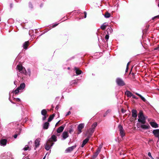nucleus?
<instances>
[{
  "mask_svg": "<svg viewBox=\"0 0 159 159\" xmlns=\"http://www.w3.org/2000/svg\"><path fill=\"white\" fill-rule=\"evenodd\" d=\"M148 156L149 157H150L152 159H153V158L152 157L151 154V153L150 152H148Z\"/></svg>",
  "mask_w": 159,
  "mask_h": 159,
  "instance_id": "nucleus-34",
  "label": "nucleus"
},
{
  "mask_svg": "<svg viewBox=\"0 0 159 159\" xmlns=\"http://www.w3.org/2000/svg\"><path fill=\"white\" fill-rule=\"evenodd\" d=\"M139 75H141V76L142 77H143V75H141L140 73L139 74Z\"/></svg>",
  "mask_w": 159,
  "mask_h": 159,
  "instance_id": "nucleus-52",
  "label": "nucleus"
},
{
  "mask_svg": "<svg viewBox=\"0 0 159 159\" xmlns=\"http://www.w3.org/2000/svg\"><path fill=\"white\" fill-rule=\"evenodd\" d=\"M17 135L16 134L14 135V138L16 139L17 137Z\"/></svg>",
  "mask_w": 159,
  "mask_h": 159,
  "instance_id": "nucleus-44",
  "label": "nucleus"
},
{
  "mask_svg": "<svg viewBox=\"0 0 159 159\" xmlns=\"http://www.w3.org/2000/svg\"><path fill=\"white\" fill-rule=\"evenodd\" d=\"M54 144L53 143L49 142L48 141L45 145V149L47 151L49 150Z\"/></svg>",
  "mask_w": 159,
  "mask_h": 159,
  "instance_id": "nucleus-5",
  "label": "nucleus"
},
{
  "mask_svg": "<svg viewBox=\"0 0 159 159\" xmlns=\"http://www.w3.org/2000/svg\"><path fill=\"white\" fill-rule=\"evenodd\" d=\"M27 70L28 71L29 73L28 74V73H27V75L28 74L29 75V76H30L31 72H30V69H27Z\"/></svg>",
  "mask_w": 159,
  "mask_h": 159,
  "instance_id": "nucleus-35",
  "label": "nucleus"
},
{
  "mask_svg": "<svg viewBox=\"0 0 159 159\" xmlns=\"http://www.w3.org/2000/svg\"><path fill=\"white\" fill-rule=\"evenodd\" d=\"M159 135V136H158V137H158V139H159V134H158Z\"/></svg>",
  "mask_w": 159,
  "mask_h": 159,
  "instance_id": "nucleus-58",
  "label": "nucleus"
},
{
  "mask_svg": "<svg viewBox=\"0 0 159 159\" xmlns=\"http://www.w3.org/2000/svg\"><path fill=\"white\" fill-rule=\"evenodd\" d=\"M105 39L107 40L109 38V36L108 34H107L106 36H105Z\"/></svg>",
  "mask_w": 159,
  "mask_h": 159,
  "instance_id": "nucleus-33",
  "label": "nucleus"
},
{
  "mask_svg": "<svg viewBox=\"0 0 159 159\" xmlns=\"http://www.w3.org/2000/svg\"><path fill=\"white\" fill-rule=\"evenodd\" d=\"M20 90V89L18 88H17L14 90V92L16 94L19 92Z\"/></svg>",
  "mask_w": 159,
  "mask_h": 159,
  "instance_id": "nucleus-32",
  "label": "nucleus"
},
{
  "mask_svg": "<svg viewBox=\"0 0 159 159\" xmlns=\"http://www.w3.org/2000/svg\"><path fill=\"white\" fill-rule=\"evenodd\" d=\"M60 120H59V121H58L56 124V125H55V126H56L59 123V122H60Z\"/></svg>",
  "mask_w": 159,
  "mask_h": 159,
  "instance_id": "nucleus-46",
  "label": "nucleus"
},
{
  "mask_svg": "<svg viewBox=\"0 0 159 159\" xmlns=\"http://www.w3.org/2000/svg\"><path fill=\"white\" fill-rule=\"evenodd\" d=\"M154 50H157L158 51H159V45L157 47L155 48L154 49Z\"/></svg>",
  "mask_w": 159,
  "mask_h": 159,
  "instance_id": "nucleus-36",
  "label": "nucleus"
},
{
  "mask_svg": "<svg viewBox=\"0 0 159 159\" xmlns=\"http://www.w3.org/2000/svg\"><path fill=\"white\" fill-rule=\"evenodd\" d=\"M57 137L54 135H53L48 141L49 142L53 143V141L56 142L57 141Z\"/></svg>",
  "mask_w": 159,
  "mask_h": 159,
  "instance_id": "nucleus-7",
  "label": "nucleus"
},
{
  "mask_svg": "<svg viewBox=\"0 0 159 159\" xmlns=\"http://www.w3.org/2000/svg\"><path fill=\"white\" fill-rule=\"evenodd\" d=\"M102 147V146H99V147L97 149L96 152L94 154L93 156V158H95L98 155L99 153L101 151Z\"/></svg>",
  "mask_w": 159,
  "mask_h": 159,
  "instance_id": "nucleus-8",
  "label": "nucleus"
},
{
  "mask_svg": "<svg viewBox=\"0 0 159 159\" xmlns=\"http://www.w3.org/2000/svg\"><path fill=\"white\" fill-rule=\"evenodd\" d=\"M147 118V116L145 115L143 111L140 110V123L144 124L146 122V120Z\"/></svg>",
  "mask_w": 159,
  "mask_h": 159,
  "instance_id": "nucleus-1",
  "label": "nucleus"
},
{
  "mask_svg": "<svg viewBox=\"0 0 159 159\" xmlns=\"http://www.w3.org/2000/svg\"><path fill=\"white\" fill-rule=\"evenodd\" d=\"M107 25V24L106 23H104L101 26V28L102 30H104L106 29Z\"/></svg>",
  "mask_w": 159,
  "mask_h": 159,
  "instance_id": "nucleus-27",
  "label": "nucleus"
},
{
  "mask_svg": "<svg viewBox=\"0 0 159 159\" xmlns=\"http://www.w3.org/2000/svg\"><path fill=\"white\" fill-rule=\"evenodd\" d=\"M16 69L18 70L19 72L25 75H27V72L25 68L20 63H19L16 66Z\"/></svg>",
  "mask_w": 159,
  "mask_h": 159,
  "instance_id": "nucleus-2",
  "label": "nucleus"
},
{
  "mask_svg": "<svg viewBox=\"0 0 159 159\" xmlns=\"http://www.w3.org/2000/svg\"><path fill=\"white\" fill-rule=\"evenodd\" d=\"M65 125H63L61 126L60 127L57 129V132L58 133L61 132L63 130L65 127Z\"/></svg>",
  "mask_w": 159,
  "mask_h": 159,
  "instance_id": "nucleus-13",
  "label": "nucleus"
},
{
  "mask_svg": "<svg viewBox=\"0 0 159 159\" xmlns=\"http://www.w3.org/2000/svg\"><path fill=\"white\" fill-rule=\"evenodd\" d=\"M159 18V15H158L152 18V19H154V18Z\"/></svg>",
  "mask_w": 159,
  "mask_h": 159,
  "instance_id": "nucleus-40",
  "label": "nucleus"
},
{
  "mask_svg": "<svg viewBox=\"0 0 159 159\" xmlns=\"http://www.w3.org/2000/svg\"><path fill=\"white\" fill-rule=\"evenodd\" d=\"M47 113V111L45 109H43L41 111V114L43 116H46Z\"/></svg>",
  "mask_w": 159,
  "mask_h": 159,
  "instance_id": "nucleus-28",
  "label": "nucleus"
},
{
  "mask_svg": "<svg viewBox=\"0 0 159 159\" xmlns=\"http://www.w3.org/2000/svg\"><path fill=\"white\" fill-rule=\"evenodd\" d=\"M19 73H17V75H18V76H19Z\"/></svg>",
  "mask_w": 159,
  "mask_h": 159,
  "instance_id": "nucleus-55",
  "label": "nucleus"
},
{
  "mask_svg": "<svg viewBox=\"0 0 159 159\" xmlns=\"http://www.w3.org/2000/svg\"><path fill=\"white\" fill-rule=\"evenodd\" d=\"M84 124L83 123L80 124L78 125V129L79 132L78 133V134H80L82 132L81 129H82L84 128Z\"/></svg>",
  "mask_w": 159,
  "mask_h": 159,
  "instance_id": "nucleus-10",
  "label": "nucleus"
},
{
  "mask_svg": "<svg viewBox=\"0 0 159 159\" xmlns=\"http://www.w3.org/2000/svg\"><path fill=\"white\" fill-rule=\"evenodd\" d=\"M26 159H28V158H26Z\"/></svg>",
  "mask_w": 159,
  "mask_h": 159,
  "instance_id": "nucleus-61",
  "label": "nucleus"
},
{
  "mask_svg": "<svg viewBox=\"0 0 159 159\" xmlns=\"http://www.w3.org/2000/svg\"><path fill=\"white\" fill-rule=\"evenodd\" d=\"M57 25H58V24H54L53 25V27L56 26H57Z\"/></svg>",
  "mask_w": 159,
  "mask_h": 159,
  "instance_id": "nucleus-49",
  "label": "nucleus"
},
{
  "mask_svg": "<svg viewBox=\"0 0 159 159\" xmlns=\"http://www.w3.org/2000/svg\"><path fill=\"white\" fill-rule=\"evenodd\" d=\"M68 70H69V69H70V67H68Z\"/></svg>",
  "mask_w": 159,
  "mask_h": 159,
  "instance_id": "nucleus-59",
  "label": "nucleus"
},
{
  "mask_svg": "<svg viewBox=\"0 0 159 159\" xmlns=\"http://www.w3.org/2000/svg\"><path fill=\"white\" fill-rule=\"evenodd\" d=\"M56 109L57 110L58 109V108L57 106L56 107Z\"/></svg>",
  "mask_w": 159,
  "mask_h": 159,
  "instance_id": "nucleus-54",
  "label": "nucleus"
},
{
  "mask_svg": "<svg viewBox=\"0 0 159 159\" xmlns=\"http://www.w3.org/2000/svg\"><path fill=\"white\" fill-rule=\"evenodd\" d=\"M138 117L139 118L138 119V121L139 122V115H138Z\"/></svg>",
  "mask_w": 159,
  "mask_h": 159,
  "instance_id": "nucleus-51",
  "label": "nucleus"
},
{
  "mask_svg": "<svg viewBox=\"0 0 159 159\" xmlns=\"http://www.w3.org/2000/svg\"><path fill=\"white\" fill-rule=\"evenodd\" d=\"M40 138L37 139L35 141V146L34 149H36V148L39 147L40 145Z\"/></svg>",
  "mask_w": 159,
  "mask_h": 159,
  "instance_id": "nucleus-6",
  "label": "nucleus"
},
{
  "mask_svg": "<svg viewBox=\"0 0 159 159\" xmlns=\"http://www.w3.org/2000/svg\"><path fill=\"white\" fill-rule=\"evenodd\" d=\"M130 62H129L127 64V66H126V67H129V65L130 64Z\"/></svg>",
  "mask_w": 159,
  "mask_h": 159,
  "instance_id": "nucleus-45",
  "label": "nucleus"
},
{
  "mask_svg": "<svg viewBox=\"0 0 159 159\" xmlns=\"http://www.w3.org/2000/svg\"><path fill=\"white\" fill-rule=\"evenodd\" d=\"M46 118V116H43V117L42 118V120H45Z\"/></svg>",
  "mask_w": 159,
  "mask_h": 159,
  "instance_id": "nucleus-38",
  "label": "nucleus"
},
{
  "mask_svg": "<svg viewBox=\"0 0 159 159\" xmlns=\"http://www.w3.org/2000/svg\"><path fill=\"white\" fill-rule=\"evenodd\" d=\"M89 137H88L87 138L85 139L83 142L82 143L81 145V147L83 148L85 144L88 142L89 140Z\"/></svg>",
  "mask_w": 159,
  "mask_h": 159,
  "instance_id": "nucleus-19",
  "label": "nucleus"
},
{
  "mask_svg": "<svg viewBox=\"0 0 159 159\" xmlns=\"http://www.w3.org/2000/svg\"><path fill=\"white\" fill-rule=\"evenodd\" d=\"M132 116L134 118H136L137 117V111L135 109H133L132 111Z\"/></svg>",
  "mask_w": 159,
  "mask_h": 159,
  "instance_id": "nucleus-16",
  "label": "nucleus"
},
{
  "mask_svg": "<svg viewBox=\"0 0 159 159\" xmlns=\"http://www.w3.org/2000/svg\"><path fill=\"white\" fill-rule=\"evenodd\" d=\"M76 146L75 145L71 147H68L66 150V152H70L72 151L76 147Z\"/></svg>",
  "mask_w": 159,
  "mask_h": 159,
  "instance_id": "nucleus-9",
  "label": "nucleus"
},
{
  "mask_svg": "<svg viewBox=\"0 0 159 159\" xmlns=\"http://www.w3.org/2000/svg\"><path fill=\"white\" fill-rule=\"evenodd\" d=\"M71 114V112L70 111H69L67 113V114L66 115V116H67L69 115H70Z\"/></svg>",
  "mask_w": 159,
  "mask_h": 159,
  "instance_id": "nucleus-39",
  "label": "nucleus"
},
{
  "mask_svg": "<svg viewBox=\"0 0 159 159\" xmlns=\"http://www.w3.org/2000/svg\"><path fill=\"white\" fill-rule=\"evenodd\" d=\"M140 98L144 102H147V100L146 99L145 97L142 96V95L140 94Z\"/></svg>",
  "mask_w": 159,
  "mask_h": 159,
  "instance_id": "nucleus-26",
  "label": "nucleus"
},
{
  "mask_svg": "<svg viewBox=\"0 0 159 159\" xmlns=\"http://www.w3.org/2000/svg\"><path fill=\"white\" fill-rule=\"evenodd\" d=\"M59 135V134H57V136H58Z\"/></svg>",
  "mask_w": 159,
  "mask_h": 159,
  "instance_id": "nucleus-57",
  "label": "nucleus"
},
{
  "mask_svg": "<svg viewBox=\"0 0 159 159\" xmlns=\"http://www.w3.org/2000/svg\"><path fill=\"white\" fill-rule=\"evenodd\" d=\"M151 125L153 128H157L158 127V124L155 122H150Z\"/></svg>",
  "mask_w": 159,
  "mask_h": 159,
  "instance_id": "nucleus-20",
  "label": "nucleus"
},
{
  "mask_svg": "<svg viewBox=\"0 0 159 159\" xmlns=\"http://www.w3.org/2000/svg\"><path fill=\"white\" fill-rule=\"evenodd\" d=\"M112 31V29L111 28H108L107 30V32L108 34L111 33Z\"/></svg>",
  "mask_w": 159,
  "mask_h": 159,
  "instance_id": "nucleus-30",
  "label": "nucleus"
},
{
  "mask_svg": "<svg viewBox=\"0 0 159 159\" xmlns=\"http://www.w3.org/2000/svg\"><path fill=\"white\" fill-rule=\"evenodd\" d=\"M69 132L70 133H71L73 131V129H70L69 130Z\"/></svg>",
  "mask_w": 159,
  "mask_h": 159,
  "instance_id": "nucleus-37",
  "label": "nucleus"
},
{
  "mask_svg": "<svg viewBox=\"0 0 159 159\" xmlns=\"http://www.w3.org/2000/svg\"><path fill=\"white\" fill-rule=\"evenodd\" d=\"M136 94L138 95V96H139V94L138 93H136Z\"/></svg>",
  "mask_w": 159,
  "mask_h": 159,
  "instance_id": "nucleus-53",
  "label": "nucleus"
},
{
  "mask_svg": "<svg viewBox=\"0 0 159 159\" xmlns=\"http://www.w3.org/2000/svg\"><path fill=\"white\" fill-rule=\"evenodd\" d=\"M7 140L6 139H2L0 140V145L4 146L7 144Z\"/></svg>",
  "mask_w": 159,
  "mask_h": 159,
  "instance_id": "nucleus-11",
  "label": "nucleus"
},
{
  "mask_svg": "<svg viewBox=\"0 0 159 159\" xmlns=\"http://www.w3.org/2000/svg\"><path fill=\"white\" fill-rule=\"evenodd\" d=\"M97 126V123L96 122H95L92 125V128L91 129V131L93 133L94 131V129Z\"/></svg>",
  "mask_w": 159,
  "mask_h": 159,
  "instance_id": "nucleus-22",
  "label": "nucleus"
},
{
  "mask_svg": "<svg viewBox=\"0 0 159 159\" xmlns=\"http://www.w3.org/2000/svg\"><path fill=\"white\" fill-rule=\"evenodd\" d=\"M158 7H159V4H158Z\"/></svg>",
  "mask_w": 159,
  "mask_h": 159,
  "instance_id": "nucleus-60",
  "label": "nucleus"
},
{
  "mask_svg": "<svg viewBox=\"0 0 159 159\" xmlns=\"http://www.w3.org/2000/svg\"><path fill=\"white\" fill-rule=\"evenodd\" d=\"M118 127L119 129L120 134L121 137H123L125 135V133L122 126L121 125H118Z\"/></svg>",
  "mask_w": 159,
  "mask_h": 159,
  "instance_id": "nucleus-3",
  "label": "nucleus"
},
{
  "mask_svg": "<svg viewBox=\"0 0 159 159\" xmlns=\"http://www.w3.org/2000/svg\"><path fill=\"white\" fill-rule=\"evenodd\" d=\"M125 94L129 98H131L133 96V93L128 90H126L125 92Z\"/></svg>",
  "mask_w": 159,
  "mask_h": 159,
  "instance_id": "nucleus-17",
  "label": "nucleus"
},
{
  "mask_svg": "<svg viewBox=\"0 0 159 159\" xmlns=\"http://www.w3.org/2000/svg\"><path fill=\"white\" fill-rule=\"evenodd\" d=\"M47 155V154H46V155H45V157L43 158V159H45V157H46V155Z\"/></svg>",
  "mask_w": 159,
  "mask_h": 159,
  "instance_id": "nucleus-50",
  "label": "nucleus"
},
{
  "mask_svg": "<svg viewBox=\"0 0 159 159\" xmlns=\"http://www.w3.org/2000/svg\"><path fill=\"white\" fill-rule=\"evenodd\" d=\"M107 112H106V113H105V114L103 115V116H104V117H105V116H106V115H107Z\"/></svg>",
  "mask_w": 159,
  "mask_h": 159,
  "instance_id": "nucleus-47",
  "label": "nucleus"
},
{
  "mask_svg": "<svg viewBox=\"0 0 159 159\" xmlns=\"http://www.w3.org/2000/svg\"><path fill=\"white\" fill-rule=\"evenodd\" d=\"M132 98H135V99H136V98H137L136 97L135 95H133V96H132Z\"/></svg>",
  "mask_w": 159,
  "mask_h": 159,
  "instance_id": "nucleus-43",
  "label": "nucleus"
},
{
  "mask_svg": "<svg viewBox=\"0 0 159 159\" xmlns=\"http://www.w3.org/2000/svg\"><path fill=\"white\" fill-rule=\"evenodd\" d=\"M74 69L76 74V75H79L81 74L82 72V71L79 70V69L78 67H75Z\"/></svg>",
  "mask_w": 159,
  "mask_h": 159,
  "instance_id": "nucleus-14",
  "label": "nucleus"
},
{
  "mask_svg": "<svg viewBox=\"0 0 159 159\" xmlns=\"http://www.w3.org/2000/svg\"><path fill=\"white\" fill-rule=\"evenodd\" d=\"M84 18H86V17L87 13H86V12H84Z\"/></svg>",
  "mask_w": 159,
  "mask_h": 159,
  "instance_id": "nucleus-42",
  "label": "nucleus"
},
{
  "mask_svg": "<svg viewBox=\"0 0 159 159\" xmlns=\"http://www.w3.org/2000/svg\"><path fill=\"white\" fill-rule=\"evenodd\" d=\"M140 127L141 128H142L143 129H149L150 127L149 125L148 124H147V125H145L143 124V125H141L140 126Z\"/></svg>",
  "mask_w": 159,
  "mask_h": 159,
  "instance_id": "nucleus-12",
  "label": "nucleus"
},
{
  "mask_svg": "<svg viewBox=\"0 0 159 159\" xmlns=\"http://www.w3.org/2000/svg\"><path fill=\"white\" fill-rule=\"evenodd\" d=\"M128 69H129V67H126V70H125V73H126L127 72L128 70Z\"/></svg>",
  "mask_w": 159,
  "mask_h": 159,
  "instance_id": "nucleus-41",
  "label": "nucleus"
},
{
  "mask_svg": "<svg viewBox=\"0 0 159 159\" xmlns=\"http://www.w3.org/2000/svg\"><path fill=\"white\" fill-rule=\"evenodd\" d=\"M49 125V123L47 122H46L43 125V128L45 129H48Z\"/></svg>",
  "mask_w": 159,
  "mask_h": 159,
  "instance_id": "nucleus-23",
  "label": "nucleus"
},
{
  "mask_svg": "<svg viewBox=\"0 0 159 159\" xmlns=\"http://www.w3.org/2000/svg\"><path fill=\"white\" fill-rule=\"evenodd\" d=\"M152 133L155 137H158L159 134V129L153 130Z\"/></svg>",
  "mask_w": 159,
  "mask_h": 159,
  "instance_id": "nucleus-18",
  "label": "nucleus"
},
{
  "mask_svg": "<svg viewBox=\"0 0 159 159\" xmlns=\"http://www.w3.org/2000/svg\"><path fill=\"white\" fill-rule=\"evenodd\" d=\"M29 42L28 41H26L23 44V47L25 49H27V47L29 45Z\"/></svg>",
  "mask_w": 159,
  "mask_h": 159,
  "instance_id": "nucleus-24",
  "label": "nucleus"
},
{
  "mask_svg": "<svg viewBox=\"0 0 159 159\" xmlns=\"http://www.w3.org/2000/svg\"><path fill=\"white\" fill-rule=\"evenodd\" d=\"M31 148L28 146L26 145L25 147L24 148L23 150L24 151L30 150Z\"/></svg>",
  "mask_w": 159,
  "mask_h": 159,
  "instance_id": "nucleus-29",
  "label": "nucleus"
},
{
  "mask_svg": "<svg viewBox=\"0 0 159 159\" xmlns=\"http://www.w3.org/2000/svg\"><path fill=\"white\" fill-rule=\"evenodd\" d=\"M16 100L17 101H20V99L19 98H16Z\"/></svg>",
  "mask_w": 159,
  "mask_h": 159,
  "instance_id": "nucleus-48",
  "label": "nucleus"
},
{
  "mask_svg": "<svg viewBox=\"0 0 159 159\" xmlns=\"http://www.w3.org/2000/svg\"><path fill=\"white\" fill-rule=\"evenodd\" d=\"M104 16L105 18H109L110 16V14L109 13L107 12L105 13Z\"/></svg>",
  "mask_w": 159,
  "mask_h": 159,
  "instance_id": "nucleus-31",
  "label": "nucleus"
},
{
  "mask_svg": "<svg viewBox=\"0 0 159 159\" xmlns=\"http://www.w3.org/2000/svg\"><path fill=\"white\" fill-rule=\"evenodd\" d=\"M69 136L68 133L67 132L64 131L62 134V137L63 139L64 140L68 138Z\"/></svg>",
  "mask_w": 159,
  "mask_h": 159,
  "instance_id": "nucleus-15",
  "label": "nucleus"
},
{
  "mask_svg": "<svg viewBox=\"0 0 159 159\" xmlns=\"http://www.w3.org/2000/svg\"><path fill=\"white\" fill-rule=\"evenodd\" d=\"M25 84L24 83H21L20 85V86L18 88L20 89V90H21L25 88Z\"/></svg>",
  "mask_w": 159,
  "mask_h": 159,
  "instance_id": "nucleus-21",
  "label": "nucleus"
},
{
  "mask_svg": "<svg viewBox=\"0 0 159 159\" xmlns=\"http://www.w3.org/2000/svg\"><path fill=\"white\" fill-rule=\"evenodd\" d=\"M3 154H2V155H1V157H3Z\"/></svg>",
  "mask_w": 159,
  "mask_h": 159,
  "instance_id": "nucleus-56",
  "label": "nucleus"
},
{
  "mask_svg": "<svg viewBox=\"0 0 159 159\" xmlns=\"http://www.w3.org/2000/svg\"><path fill=\"white\" fill-rule=\"evenodd\" d=\"M116 82L117 85L120 86H123L125 84L123 80L120 78H117L116 79Z\"/></svg>",
  "mask_w": 159,
  "mask_h": 159,
  "instance_id": "nucleus-4",
  "label": "nucleus"
},
{
  "mask_svg": "<svg viewBox=\"0 0 159 159\" xmlns=\"http://www.w3.org/2000/svg\"><path fill=\"white\" fill-rule=\"evenodd\" d=\"M55 116V114H53L52 115L50 116L48 119V122L51 121L53 119L54 117Z\"/></svg>",
  "mask_w": 159,
  "mask_h": 159,
  "instance_id": "nucleus-25",
  "label": "nucleus"
}]
</instances>
